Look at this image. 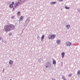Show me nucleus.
<instances>
[{"mask_svg":"<svg viewBox=\"0 0 80 80\" xmlns=\"http://www.w3.org/2000/svg\"><path fill=\"white\" fill-rule=\"evenodd\" d=\"M63 0H59V2H62Z\"/></svg>","mask_w":80,"mask_h":80,"instance_id":"20","label":"nucleus"},{"mask_svg":"<svg viewBox=\"0 0 80 80\" xmlns=\"http://www.w3.org/2000/svg\"><path fill=\"white\" fill-rule=\"evenodd\" d=\"M5 27L6 28V31H9L12 29V27H13V25H8Z\"/></svg>","mask_w":80,"mask_h":80,"instance_id":"1","label":"nucleus"},{"mask_svg":"<svg viewBox=\"0 0 80 80\" xmlns=\"http://www.w3.org/2000/svg\"><path fill=\"white\" fill-rule=\"evenodd\" d=\"M62 57V58H64V56H65V53L64 52H62L61 53Z\"/></svg>","mask_w":80,"mask_h":80,"instance_id":"6","label":"nucleus"},{"mask_svg":"<svg viewBox=\"0 0 80 80\" xmlns=\"http://www.w3.org/2000/svg\"><path fill=\"white\" fill-rule=\"evenodd\" d=\"M52 80H56L55 79H52Z\"/></svg>","mask_w":80,"mask_h":80,"instance_id":"22","label":"nucleus"},{"mask_svg":"<svg viewBox=\"0 0 80 80\" xmlns=\"http://www.w3.org/2000/svg\"><path fill=\"white\" fill-rule=\"evenodd\" d=\"M66 27L68 29L70 28V25H66Z\"/></svg>","mask_w":80,"mask_h":80,"instance_id":"7","label":"nucleus"},{"mask_svg":"<svg viewBox=\"0 0 80 80\" xmlns=\"http://www.w3.org/2000/svg\"><path fill=\"white\" fill-rule=\"evenodd\" d=\"M43 38H44V35H43L41 38V40H42H42H43Z\"/></svg>","mask_w":80,"mask_h":80,"instance_id":"10","label":"nucleus"},{"mask_svg":"<svg viewBox=\"0 0 80 80\" xmlns=\"http://www.w3.org/2000/svg\"><path fill=\"white\" fill-rule=\"evenodd\" d=\"M13 61L10 60L9 61V64H10V65H11V64H13Z\"/></svg>","mask_w":80,"mask_h":80,"instance_id":"8","label":"nucleus"},{"mask_svg":"<svg viewBox=\"0 0 80 80\" xmlns=\"http://www.w3.org/2000/svg\"><path fill=\"white\" fill-rule=\"evenodd\" d=\"M38 37L39 38H40V37Z\"/></svg>","mask_w":80,"mask_h":80,"instance_id":"25","label":"nucleus"},{"mask_svg":"<svg viewBox=\"0 0 80 80\" xmlns=\"http://www.w3.org/2000/svg\"><path fill=\"white\" fill-rule=\"evenodd\" d=\"M52 3L53 4H55V3H56V2H53Z\"/></svg>","mask_w":80,"mask_h":80,"instance_id":"19","label":"nucleus"},{"mask_svg":"<svg viewBox=\"0 0 80 80\" xmlns=\"http://www.w3.org/2000/svg\"><path fill=\"white\" fill-rule=\"evenodd\" d=\"M65 8H66V9H69V8H70L69 7H68L67 6H65Z\"/></svg>","mask_w":80,"mask_h":80,"instance_id":"15","label":"nucleus"},{"mask_svg":"<svg viewBox=\"0 0 80 80\" xmlns=\"http://www.w3.org/2000/svg\"><path fill=\"white\" fill-rule=\"evenodd\" d=\"M17 15L18 16H20V12H18L17 13Z\"/></svg>","mask_w":80,"mask_h":80,"instance_id":"11","label":"nucleus"},{"mask_svg":"<svg viewBox=\"0 0 80 80\" xmlns=\"http://www.w3.org/2000/svg\"><path fill=\"white\" fill-rule=\"evenodd\" d=\"M14 16H12L11 17V18H14Z\"/></svg>","mask_w":80,"mask_h":80,"instance_id":"17","label":"nucleus"},{"mask_svg":"<svg viewBox=\"0 0 80 80\" xmlns=\"http://www.w3.org/2000/svg\"><path fill=\"white\" fill-rule=\"evenodd\" d=\"M9 35H10V36H12V33H10V34H9Z\"/></svg>","mask_w":80,"mask_h":80,"instance_id":"18","label":"nucleus"},{"mask_svg":"<svg viewBox=\"0 0 80 80\" xmlns=\"http://www.w3.org/2000/svg\"><path fill=\"white\" fill-rule=\"evenodd\" d=\"M57 43L58 44H60V40H58L57 41Z\"/></svg>","mask_w":80,"mask_h":80,"instance_id":"9","label":"nucleus"},{"mask_svg":"<svg viewBox=\"0 0 80 80\" xmlns=\"http://www.w3.org/2000/svg\"><path fill=\"white\" fill-rule=\"evenodd\" d=\"M66 45H67V46H70L71 45V42H66Z\"/></svg>","mask_w":80,"mask_h":80,"instance_id":"5","label":"nucleus"},{"mask_svg":"<svg viewBox=\"0 0 80 80\" xmlns=\"http://www.w3.org/2000/svg\"><path fill=\"white\" fill-rule=\"evenodd\" d=\"M13 5H14V2H12L11 4L9 5V7L10 8H13Z\"/></svg>","mask_w":80,"mask_h":80,"instance_id":"3","label":"nucleus"},{"mask_svg":"<svg viewBox=\"0 0 80 80\" xmlns=\"http://www.w3.org/2000/svg\"><path fill=\"white\" fill-rule=\"evenodd\" d=\"M50 37L49 38V39H53L55 37V35L53 34L52 35H49Z\"/></svg>","mask_w":80,"mask_h":80,"instance_id":"2","label":"nucleus"},{"mask_svg":"<svg viewBox=\"0 0 80 80\" xmlns=\"http://www.w3.org/2000/svg\"><path fill=\"white\" fill-rule=\"evenodd\" d=\"M53 2H51V5H53Z\"/></svg>","mask_w":80,"mask_h":80,"instance_id":"21","label":"nucleus"},{"mask_svg":"<svg viewBox=\"0 0 80 80\" xmlns=\"http://www.w3.org/2000/svg\"><path fill=\"white\" fill-rule=\"evenodd\" d=\"M46 68H47V67H48V66H46Z\"/></svg>","mask_w":80,"mask_h":80,"instance_id":"23","label":"nucleus"},{"mask_svg":"<svg viewBox=\"0 0 80 80\" xmlns=\"http://www.w3.org/2000/svg\"><path fill=\"white\" fill-rule=\"evenodd\" d=\"M72 75V74H70L68 75V77H71Z\"/></svg>","mask_w":80,"mask_h":80,"instance_id":"16","label":"nucleus"},{"mask_svg":"<svg viewBox=\"0 0 80 80\" xmlns=\"http://www.w3.org/2000/svg\"><path fill=\"white\" fill-rule=\"evenodd\" d=\"M52 63L53 64H55V63H56V61L54 60H53Z\"/></svg>","mask_w":80,"mask_h":80,"instance_id":"12","label":"nucleus"},{"mask_svg":"<svg viewBox=\"0 0 80 80\" xmlns=\"http://www.w3.org/2000/svg\"><path fill=\"white\" fill-rule=\"evenodd\" d=\"M24 18V17L23 16H21L20 17L19 20L20 22H21L22 20H23Z\"/></svg>","mask_w":80,"mask_h":80,"instance_id":"4","label":"nucleus"},{"mask_svg":"<svg viewBox=\"0 0 80 80\" xmlns=\"http://www.w3.org/2000/svg\"><path fill=\"white\" fill-rule=\"evenodd\" d=\"M1 40V38H0V40Z\"/></svg>","mask_w":80,"mask_h":80,"instance_id":"24","label":"nucleus"},{"mask_svg":"<svg viewBox=\"0 0 80 80\" xmlns=\"http://www.w3.org/2000/svg\"><path fill=\"white\" fill-rule=\"evenodd\" d=\"M78 75H80V70H78L77 72Z\"/></svg>","mask_w":80,"mask_h":80,"instance_id":"14","label":"nucleus"},{"mask_svg":"<svg viewBox=\"0 0 80 80\" xmlns=\"http://www.w3.org/2000/svg\"><path fill=\"white\" fill-rule=\"evenodd\" d=\"M62 78L63 79V80H67V79L64 76H62Z\"/></svg>","mask_w":80,"mask_h":80,"instance_id":"13","label":"nucleus"}]
</instances>
